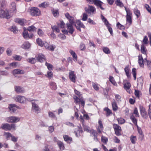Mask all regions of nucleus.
Instances as JSON below:
<instances>
[{
	"instance_id": "f257e3e1",
	"label": "nucleus",
	"mask_w": 151,
	"mask_h": 151,
	"mask_svg": "<svg viewBox=\"0 0 151 151\" xmlns=\"http://www.w3.org/2000/svg\"><path fill=\"white\" fill-rule=\"evenodd\" d=\"M24 30L22 33L23 37L25 39H28L32 37L33 36V34L32 33H29L28 31L30 32H36L37 28L34 26L32 25L28 27L27 29L25 28H24Z\"/></svg>"
},
{
	"instance_id": "f03ea898",
	"label": "nucleus",
	"mask_w": 151,
	"mask_h": 151,
	"mask_svg": "<svg viewBox=\"0 0 151 151\" xmlns=\"http://www.w3.org/2000/svg\"><path fill=\"white\" fill-rule=\"evenodd\" d=\"M16 127L14 124L3 123L1 124L0 128L5 131H11L12 129L15 130Z\"/></svg>"
},
{
	"instance_id": "7ed1b4c3",
	"label": "nucleus",
	"mask_w": 151,
	"mask_h": 151,
	"mask_svg": "<svg viewBox=\"0 0 151 151\" xmlns=\"http://www.w3.org/2000/svg\"><path fill=\"white\" fill-rule=\"evenodd\" d=\"M0 17L1 18L9 19L11 17L9 10L8 9L5 10L3 9H0Z\"/></svg>"
},
{
	"instance_id": "20e7f679",
	"label": "nucleus",
	"mask_w": 151,
	"mask_h": 151,
	"mask_svg": "<svg viewBox=\"0 0 151 151\" xmlns=\"http://www.w3.org/2000/svg\"><path fill=\"white\" fill-rule=\"evenodd\" d=\"M113 127L114 129L115 134L117 136L121 135V131L122 130L121 127L118 125L115 124H113Z\"/></svg>"
},
{
	"instance_id": "39448f33",
	"label": "nucleus",
	"mask_w": 151,
	"mask_h": 151,
	"mask_svg": "<svg viewBox=\"0 0 151 151\" xmlns=\"http://www.w3.org/2000/svg\"><path fill=\"white\" fill-rule=\"evenodd\" d=\"M30 13L31 15L33 16H39L40 14V11L37 7H32L30 10Z\"/></svg>"
},
{
	"instance_id": "423d86ee",
	"label": "nucleus",
	"mask_w": 151,
	"mask_h": 151,
	"mask_svg": "<svg viewBox=\"0 0 151 151\" xmlns=\"http://www.w3.org/2000/svg\"><path fill=\"white\" fill-rule=\"evenodd\" d=\"M74 25L77 29L80 32H81V27L83 29H85L86 28L85 26L81 22L80 20H77Z\"/></svg>"
},
{
	"instance_id": "0eeeda50",
	"label": "nucleus",
	"mask_w": 151,
	"mask_h": 151,
	"mask_svg": "<svg viewBox=\"0 0 151 151\" xmlns=\"http://www.w3.org/2000/svg\"><path fill=\"white\" fill-rule=\"evenodd\" d=\"M20 120L19 118L14 116H11L7 118L6 121L9 123L17 122Z\"/></svg>"
},
{
	"instance_id": "6e6552de",
	"label": "nucleus",
	"mask_w": 151,
	"mask_h": 151,
	"mask_svg": "<svg viewBox=\"0 0 151 151\" xmlns=\"http://www.w3.org/2000/svg\"><path fill=\"white\" fill-rule=\"evenodd\" d=\"M16 101L21 103H25L27 99L24 96H18L16 97Z\"/></svg>"
},
{
	"instance_id": "1a4fd4ad",
	"label": "nucleus",
	"mask_w": 151,
	"mask_h": 151,
	"mask_svg": "<svg viewBox=\"0 0 151 151\" xmlns=\"http://www.w3.org/2000/svg\"><path fill=\"white\" fill-rule=\"evenodd\" d=\"M32 110L33 112L37 114L40 112V109L38 106L35 103H32Z\"/></svg>"
},
{
	"instance_id": "9d476101",
	"label": "nucleus",
	"mask_w": 151,
	"mask_h": 151,
	"mask_svg": "<svg viewBox=\"0 0 151 151\" xmlns=\"http://www.w3.org/2000/svg\"><path fill=\"white\" fill-rule=\"evenodd\" d=\"M140 111L142 116L144 118L147 119L148 117V115L145 108L142 106H140Z\"/></svg>"
},
{
	"instance_id": "9b49d317",
	"label": "nucleus",
	"mask_w": 151,
	"mask_h": 151,
	"mask_svg": "<svg viewBox=\"0 0 151 151\" xmlns=\"http://www.w3.org/2000/svg\"><path fill=\"white\" fill-rule=\"evenodd\" d=\"M36 60L38 61L41 63L45 60V57L44 55L42 54H39L36 56Z\"/></svg>"
},
{
	"instance_id": "f8f14e48",
	"label": "nucleus",
	"mask_w": 151,
	"mask_h": 151,
	"mask_svg": "<svg viewBox=\"0 0 151 151\" xmlns=\"http://www.w3.org/2000/svg\"><path fill=\"white\" fill-rule=\"evenodd\" d=\"M88 8L86 7L85 8L86 12L88 14L90 13L91 12L93 13L96 11V8L92 6L88 5Z\"/></svg>"
},
{
	"instance_id": "ddd939ff",
	"label": "nucleus",
	"mask_w": 151,
	"mask_h": 151,
	"mask_svg": "<svg viewBox=\"0 0 151 151\" xmlns=\"http://www.w3.org/2000/svg\"><path fill=\"white\" fill-rule=\"evenodd\" d=\"M69 78L71 81L74 83H75L76 82V77L75 75L74 71H70L69 72Z\"/></svg>"
},
{
	"instance_id": "4468645a",
	"label": "nucleus",
	"mask_w": 151,
	"mask_h": 151,
	"mask_svg": "<svg viewBox=\"0 0 151 151\" xmlns=\"http://www.w3.org/2000/svg\"><path fill=\"white\" fill-rule=\"evenodd\" d=\"M25 19H24L17 18L14 19V21L17 23H18L21 26H23L24 24Z\"/></svg>"
},
{
	"instance_id": "2eb2a0df",
	"label": "nucleus",
	"mask_w": 151,
	"mask_h": 151,
	"mask_svg": "<svg viewBox=\"0 0 151 151\" xmlns=\"http://www.w3.org/2000/svg\"><path fill=\"white\" fill-rule=\"evenodd\" d=\"M15 91L17 93H23L25 92V90L23 87L18 86L14 87Z\"/></svg>"
},
{
	"instance_id": "dca6fc26",
	"label": "nucleus",
	"mask_w": 151,
	"mask_h": 151,
	"mask_svg": "<svg viewBox=\"0 0 151 151\" xmlns=\"http://www.w3.org/2000/svg\"><path fill=\"white\" fill-rule=\"evenodd\" d=\"M7 3L6 0H0V9H2L6 7Z\"/></svg>"
},
{
	"instance_id": "f3484780",
	"label": "nucleus",
	"mask_w": 151,
	"mask_h": 151,
	"mask_svg": "<svg viewBox=\"0 0 151 151\" xmlns=\"http://www.w3.org/2000/svg\"><path fill=\"white\" fill-rule=\"evenodd\" d=\"M67 25V28L69 32L72 34L73 33L74 29L73 27L71 24H66Z\"/></svg>"
},
{
	"instance_id": "a211bd4d",
	"label": "nucleus",
	"mask_w": 151,
	"mask_h": 151,
	"mask_svg": "<svg viewBox=\"0 0 151 151\" xmlns=\"http://www.w3.org/2000/svg\"><path fill=\"white\" fill-rule=\"evenodd\" d=\"M16 7V5L15 2H13L12 3L10 6L11 11H12L13 12L16 13L17 12Z\"/></svg>"
},
{
	"instance_id": "6ab92c4d",
	"label": "nucleus",
	"mask_w": 151,
	"mask_h": 151,
	"mask_svg": "<svg viewBox=\"0 0 151 151\" xmlns=\"http://www.w3.org/2000/svg\"><path fill=\"white\" fill-rule=\"evenodd\" d=\"M12 73L14 75L17 74H23L24 73V72L22 70H20L19 69H15L13 70Z\"/></svg>"
},
{
	"instance_id": "aec40b11",
	"label": "nucleus",
	"mask_w": 151,
	"mask_h": 151,
	"mask_svg": "<svg viewBox=\"0 0 151 151\" xmlns=\"http://www.w3.org/2000/svg\"><path fill=\"white\" fill-rule=\"evenodd\" d=\"M138 63L140 67H144V60L142 56V55L140 57L139 55L138 56Z\"/></svg>"
},
{
	"instance_id": "412c9836",
	"label": "nucleus",
	"mask_w": 151,
	"mask_h": 151,
	"mask_svg": "<svg viewBox=\"0 0 151 151\" xmlns=\"http://www.w3.org/2000/svg\"><path fill=\"white\" fill-rule=\"evenodd\" d=\"M30 47V44L27 41L25 42L21 46V47L25 49H28Z\"/></svg>"
},
{
	"instance_id": "4be33fe9",
	"label": "nucleus",
	"mask_w": 151,
	"mask_h": 151,
	"mask_svg": "<svg viewBox=\"0 0 151 151\" xmlns=\"http://www.w3.org/2000/svg\"><path fill=\"white\" fill-rule=\"evenodd\" d=\"M113 109L114 111H116L118 110V107L116 103L115 100L114 99L113 102L111 103Z\"/></svg>"
},
{
	"instance_id": "5701e85b",
	"label": "nucleus",
	"mask_w": 151,
	"mask_h": 151,
	"mask_svg": "<svg viewBox=\"0 0 151 151\" xmlns=\"http://www.w3.org/2000/svg\"><path fill=\"white\" fill-rule=\"evenodd\" d=\"M57 144L60 150H63L64 149L65 147L64 144L61 141H58Z\"/></svg>"
},
{
	"instance_id": "b1692460",
	"label": "nucleus",
	"mask_w": 151,
	"mask_h": 151,
	"mask_svg": "<svg viewBox=\"0 0 151 151\" xmlns=\"http://www.w3.org/2000/svg\"><path fill=\"white\" fill-rule=\"evenodd\" d=\"M115 3L116 5L120 7H122L124 6L123 4L120 0H116L115 2Z\"/></svg>"
},
{
	"instance_id": "393cba45",
	"label": "nucleus",
	"mask_w": 151,
	"mask_h": 151,
	"mask_svg": "<svg viewBox=\"0 0 151 151\" xmlns=\"http://www.w3.org/2000/svg\"><path fill=\"white\" fill-rule=\"evenodd\" d=\"M27 61L32 64H34L36 62V60L35 58H31L28 59Z\"/></svg>"
},
{
	"instance_id": "a878e982",
	"label": "nucleus",
	"mask_w": 151,
	"mask_h": 151,
	"mask_svg": "<svg viewBox=\"0 0 151 151\" xmlns=\"http://www.w3.org/2000/svg\"><path fill=\"white\" fill-rule=\"evenodd\" d=\"M130 140L132 144H135L137 140L136 136L132 135L130 137Z\"/></svg>"
},
{
	"instance_id": "bb28decb",
	"label": "nucleus",
	"mask_w": 151,
	"mask_h": 151,
	"mask_svg": "<svg viewBox=\"0 0 151 151\" xmlns=\"http://www.w3.org/2000/svg\"><path fill=\"white\" fill-rule=\"evenodd\" d=\"M103 52L106 54H109L110 53V51L109 49L107 47H103Z\"/></svg>"
},
{
	"instance_id": "cd10ccee",
	"label": "nucleus",
	"mask_w": 151,
	"mask_h": 151,
	"mask_svg": "<svg viewBox=\"0 0 151 151\" xmlns=\"http://www.w3.org/2000/svg\"><path fill=\"white\" fill-rule=\"evenodd\" d=\"M36 42L39 45L42 47L44 45V43L42 40L39 38L37 39L36 40Z\"/></svg>"
},
{
	"instance_id": "c85d7f7f",
	"label": "nucleus",
	"mask_w": 151,
	"mask_h": 151,
	"mask_svg": "<svg viewBox=\"0 0 151 151\" xmlns=\"http://www.w3.org/2000/svg\"><path fill=\"white\" fill-rule=\"evenodd\" d=\"M147 51V50L145 48V46L143 45H142L141 46V52L142 53H143L145 55H146L147 54V53H146Z\"/></svg>"
},
{
	"instance_id": "c756f323",
	"label": "nucleus",
	"mask_w": 151,
	"mask_h": 151,
	"mask_svg": "<svg viewBox=\"0 0 151 151\" xmlns=\"http://www.w3.org/2000/svg\"><path fill=\"white\" fill-rule=\"evenodd\" d=\"M82 126L84 131H86L87 132H90V131L91 130L90 129V128L88 126L85 125L84 124H83Z\"/></svg>"
},
{
	"instance_id": "7c9ffc66",
	"label": "nucleus",
	"mask_w": 151,
	"mask_h": 151,
	"mask_svg": "<svg viewBox=\"0 0 151 151\" xmlns=\"http://www.w3.org/2000/svg\"><path fill=\"white\" fill-rule=\"evenodd\" d=\"M52 12L54 17H58L59 15L58 9L52 10Z\"/></svg>"
},
{
	"instance_id": "2f4dec72",
	"label": "nucleus",
	"mask_w": 151,
	"mask_h": 151,
	"mask_svg": "<svg viewBox=\"0 0 151 151\" xmlns=\"http://www.w3.org/2000/svg\"><path fill=\"white\" fill-rule=\"evenodd\" d=\"M92 1L97 6L100 3H103L102 2L99 0H92Z\"/></svg>"
},
{
	"instance_id": "473e14b6",
	"label": "nucleus",
	"mask_w": 151,
	"mask_h": 151,
	"mask_svg": "<svg viewBox=\"0 0 151 151\" xmlns=\"http://www.w3.org/2000/svg\"><path fill=\"white\" fill-rule=\"evenodd\" d=\"M126 21L129 23V25H131L132 23V16H126Z\"/></svg>"
},
{
	"instance_id": "72a5a7b5",
	"label": "nucleus",
	"mask_w": 151,
	"mask_h": 151,
	"mask_svg": "<svg viewBox=\"0 0 151 151\" xmlns=\"http://www.w3.org/2000/svg\"><path fill=\"white\" fill-rule=\"evenodd\" d=\"M64 140L65 141H72V138L71 137H69L67 135H64L63 136Z\"/></svg>"
},
{
	"instance_id": "f704fd0d",
	"label": "nucleus",
	"mask_w": 151,
	"mask_h": 151,
	"mask_svg": "<svg viewBox=\"0 0 151 151\" xmlns=\"http://www.w3.org/2000/svg\"><path fill=\"white\" fill-rule=\"evenodd\" d=\"M137 84L142 85L143 83V80L142 77H140L137 79Z\"/></svg>"
},
{
	"instance_id": "c9c22d12",
	"label": "nucleus",
	"mask_w": 151,
	"mask_h": 151,
	"mask_svg": "<svg viewBox=\"0 0 151 151\" xmlns=\"http://www.w3.org/2000/svg\"><path fill=\"white\" fill-rule=\"evenodd\" d=\"M51 28L53 31H56L58 33L60 32V30L56 26H52Z\"/></svg>"
},
{
	"instance_id": "e433bc0d",
	"label": "nucleus",
	"mask_w": 151,
	"mask_h": 151,
	"mask_svg": "<svg viewBox=\"0 0 151 151\" xmlns=\"http://www.w3.org/2000/svg\"><path fill=\"white\" fill-rule=\"evenodd\" d=\"M132 73L133 75L134 80H135L136 78V68H132Z\"/></svg>"
},
{
	"instance_id": "4c0bfd02",
	"label": "nucleus",
	"mask_w": 151,
	"mask_h": 151,
	"mask_svg": "<svg viewBox=\"0 0 151 151\" xmlns=\"http://www.w3.org/2000/svg\"><path fill=\"white\" fill-rule=\"evenodd\" d=\"M124 87L125 89H129L131 87V84L130 83L127 82L125 83L124 85Z\"/></svg>"
},
{
	"instance_id": "58836bf2",
	"label": "nucleus",
	"mask_w": 151,
	"mask_h": 151,
	"mask_svg": "<svg viewBox=\"0 0 151 151\" xmlns=\"http://www.w3.org/2000/svg\"><path fill=\"white\" fill-rule=\"evenodd\" d=\"M10 30L11 31L13 32L14 33H16L17 32V29L15 26H12L11 29Z\"/></svg>"
},
{
	"instance_id": "ea45409f",
	"label": "nucleus",
	"mask_w": 151,
	"mask_h": 151,
	"mask_svg": "<svg viewBox=\"0 0 151 151\" xmlns=\"http://www.w3.org/2000/svg\"><path fill=\"white\" fill-rule=\"evenodd\" d=\"M90 132L91 133V134H92L94 137L98 136V135L97 132L93 129H92L90 131Z\"/></svg>"
},
{
	"instance_id": "a19ab883",
	"label": "nucleus",
	"mask_w": 151,
	"mask_h": 151,
	"mask_svg": "<svg viewBox=\"0 0 151 151\" xmlns=\"http://www.w3.org/2000/svg\"><path fill=\"white\" fill-rule=\"evenodd\" d=\"M118 28L120 30H124L125 29L124 27L119 22H118L116 24Z\"/></svg>"
},
{
	"instance_id": "79ce46f5",
	"label": "nucleus",
	"mask_w": 151,
	"mask_h": 151,
	"mask_svg": "<svg viewBox=\"0 0 151 151\" xmlns=\"http://www.w3.org/2000/svg\"><path fill=\"white\" fill-rule=\"evenodd\" d=\"M4 135H6V137L7 140L9 139V138L10 137H12V135L9 132H4Z\"/></svg>"
},
{
	"instance_id": "37998d69",
	"label": "nucleus",
	"mask_w": 151,
	"mask_h": 151,
	"mask_svg": "<svg viewBox=\"0 0 151 151\" xmlns=\"http://www.w3.org/2000/svg\"><path fill=\"white\" fill-rule=\"evenodd\" d=\"M134 13L137 16V18L139 17L140 15L139 11L137 9H134Z\"/></svg>"
},
{
	"instance_id": "c03bdc74",
	"label": "nucleus",
	"mask_w": 151,
	"mask_h": 151,
	"mask_svg": "<svg viewBox=\"0 0 151 151\" xmlns=\"http://www.w3.org/2000/svg\"><path fill=\"white\" fill-rule=\"evenodd\" d=\"M45 65L49 70H52L53 68V66L52 64L46 62Z\"/></svg>"
},
{
	"instance_id": "a18cd8bd",
	"label": "nucleus",
	"mask_w": 151,
	"mask_h": 151,
	"mask_svg": "<svg viewBox=\"0 0 151 151\" xmlns=\"http://www.w3.org/2000/svg\"><path fill=\"white\" fill-rule=\"evenodd\" d=\"M37 34L40 36H42L44 35V33L43 31L41 29H38Z\"/></svg>"
},
{
	"instance_id": "49530a36",
	"label": "nucleus",
	"mask_w": 151,
	"mask_h": 151,
	"mask_svg": "<svg viewBox=\"0 0 151 151\" xmlns=\"http://www.w3.org/2000/svg\"><path fill=\"white\" fill-rule=\"evenodd\" d=\"M104 110L105 111H106L107 113V114H106V115L107 116H108L111 114H112V112L111 110H110L108 108H105L104 109Z\"/></svg>"
},
{
	"instance_id": "de8ad7c7",
	"label": "nucleus",
	"mask_w": 151,
	"mask_h": 151,
	"mask_svg": "<svg viewBox=\"0 0 151 151\" xmlns=\"http://www.w3.org/2000/svg\"><path fill=\"white\" fill-rule=\"evenodd\" d=\"M93 87V88L96 91H98L99 88L97 84H96L93 82L92 83Z\"/></svg>"
},
{
	"instance_id": "09e8293b",
	"label": "nucleus",
	"mask_w": 151,
	"mask_h": 151,
	"mask_svg": "<svg viewBox=\"0 0 151 151\" xmlns=\"http://www.w3.org/2000/svg\"><path fill=\"white\" fill-rule=\"evenodd\" d=\"M109 81L112 83L114 85H117L116 82L114 80L113 77L112 76H110L109 78Z\"/></svg>"
},
{
	"instance_id": "8fccbe9b",
	"label": "nucleus",
	"mask_w": 151,
	"mask_h": 151,
	"mask_svg": "<svg viewBox=\"0 0 151 151\" xmlns=\"http://www.w3.org/2000/svg\"><path fill=\"white\" fill-rule=\"evenodd\" d=\"M70 54L72 55L73 58L75 60H76L77 58V56L76 55V54L75 52L73 50H70Z\"/></svg>"
},
{
	"instance_id": "3c124183",
	"label": "nucleus",
	"mask_w": 151,
	"mask_h": 151,
	"mask_svg": "<svg viewBox=\"0 0 151 151\" xmlns=\"http://www.w3.org/2000/svg\"><path fill=\"white\" fill-rule=\"evenodd\" d=\"M117 121L119 124H122L124 123L125 122V120L121 118H118L117 119Z\"/></svg>"
},
{
	"instance_id": "603ef678",
	"label": "nucleus",
	"mask_w": 151,
	"mask_h": 151,
	"mask_svg": "<svg viewBox=\"0 0 151 151\" xmlns=\"http://www.w3.org/2000/svg\"><path fill=\"white\" fill-rule=\"evenodd\" d=\"M50 85L52 87V89L54 90H56L57 88V86L56 83L53 82H51L50 83Z\"/></svg>"
},
{
	"instance_id": "864d4df0",
	"label": "nucleus",
	"mask_w": 151,
	"mask_h": 151,
	"mask_svg": "<svg viewBox=\"0 0 151 151\" xmlns=\"http://www.w3.org/2000/svg\"><path fill=\"white\" fill-rule=\"evenodd\" d=\"M49 116L50 117L53 119H56L55 115L52 112L49 111L48 112Z\"/></svg>"
},
{
	"instance_id": "5fc2aeb1",
	"label": "nucleus",
	"mask_w": 151,
	"mask_h": 151,
	"mask_svg": "<svg viewBox=\"0 0 151 151\" xmlns=\"http://www.w3.org/2000/svg\"><path fill=\"white\" fill-rule=\"evenodd\" d=\"M58 25L59 27L61 28H63L65 27V23L63 21H60V23L58 24Z\"/></svg>"
},
{
	"instance_id": "6e6d98bb",
	"label": "nucleus",
	"mask_w": 151,
	"mask_h": 151,
	"mask_svg": "<svg viewBox=\"0 0 151 151\" xmlns=\"http://www.w3.org/2000/svg\"><path fill=\"white\" fill-rule=\"evenodd\" d=\"M101 140L105 144H106L108 140L107 137L102 136L101 137Z\"/></svg>"
},
{
	"instance_id": "4d7b16f0",
	"label": "nucleus",
	"mask_w": 151,
	"mask_h": 151,
	"mask_svg": "<svg viewBox=\"0 0 151 151\" xmlns=\"http://www.w3.org/2000/svg\"><path fill=\"white\" fill-rule=\"evenodd\" d=\"M88 15L86 13H84L83 14V18L82 19V20L84 21L87 20L88 19Z\"/></svg>"
},
{
	"instance_id": "13d9d810",
	"label": "nucleus",
	"mask_w": 151,
	"mask_h": 151,
	"mask_svg": "<svg viewBox=\"0 0 151 151\" xmlns=\"http://www.w3.org/2000/svg\"><path fill=\"white\" fill-rule=\"evenodd\" d=\"M140 91L138 90H135L134 94L136 96L138 99L139 98Z\"/></svg>"
},
{
	"instance_id": "bf43d9fd",
	"label": "nucleus",
	"mask_w": 151,
	"mask_h": 151,
	"mask_svg": "<svg viewBox=\"0 0 151 151\" xmlns=\"http://www.w3.org/2000/svg\"><path fill=\"white\" fill-rule=\"evenodd\" d=\"M73 99L75 100V102L76 104L81 101V100L80 99L76 96H75L73 97Z\"/></svg>"
},
{
	"instance_id": "052dcab7",
	"label": "nucleus",
	"mask_w": 151,
	"mask_h": 151,
	"mask_svg": "<svg viewBox=\"0 0 151 151\" xmlns=\"http://www.w3.org/2000/svg\"><path fill=\"white\" fill-rule=\"evenodd\" d=\"M133 114L136 115V117H139V115L137 109V108L135 107L134 109Z\"/></svg>"
},
{
	"instance_id": "680f3d73",
	"label": "nucleus",
	"mask_w": 151,
	"mask_h": 151,
	"mask_svg": "<svg viewBox=\"0 0 151 151\" xmlns=\"http://www.w3.org/2000/svg\"><path fill=\"white\" fill-rule=\"evenodd\" d=\"M8 65L10 67H16L17 66V63L13 62L9 64Z\"/></svg>"
},
{
	"instance_id": "e2e57ef3",
	"label": "nucleus",
	"mask_w": 151,
	"mask_h": 151,
	"mask_svg": "<svg viewBox=\"0 0 151 151\" xmlns=\"http://www.w3.org/2000/svg\"><path fill=\"white\" fill-rule=\"evenodd\" d=\"M14 107H16L18 108L19 106L14 104H10L9 105V106L8 108H12Z\"/></svg>"
},
{
	"instance_id": "0e129e2a",
	"label": "nucleus",
	"mask_w": 151,
	"mask_h": 151,
	"mask_svg": "<svg viewBox=\"0 0 151 151\" xmlns=\"http://www.w3.org/2000/svg\"><path fill=\"white\" fill-rule=\"evenodd\" d=\"M9 109L11 111V113L12 114L14 113H16L17 109L14 108H9Z\"/></svg>"
},
{
	"instance_id": "69168bd1",
	"label": "nucleus",
	"mask_w": 151,
	"mask_h": 151,
	"mask_svg": "<svg viewBox=\"0 0 151 151\" xmlns=\"http://www.w3.org/2000/svg\"><path fill=\"white\" fill-rule=\"evenodd\" d=\"M55 47L53 46V45H49L47 49L48 50L53 51L54 50Z\"/></svg>"
},
{
	"instance_id": "338daca9",
	"label": "nucleus",
	"mask_w": 151,
	"mask_h": 151,
	"mask_svg": "<svg viewBox=\"0 0 151 151\" xmlns=\"http://www.w3.org/2000/svg\"><path fill=\"white\" fill-rule=\"evenodd\" d=\"M148 111L149 117L151 119V104L149 105V109Z\"/></svg>"
},
{
	"instance_id": "774afa93",
	"label": "nucleus",
	"mask_w": 151,
	"mask_h": 151,
	"mask_svg": "<svg viewBox=\"0 0 151 151\" xmlns=\"http://www.w3.org/2000/svg\"><path fill=\"white\" fill-rule=\"evenodd\" d=\"M145 60L147 62V65L148 67L150 68L151 67V62L149 61L147 59V58H145Z\"/></svg>"
}]
</instances>
